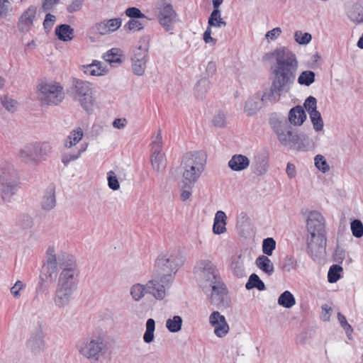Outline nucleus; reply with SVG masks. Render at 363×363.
<instances>
[{
	"instance_id": "nucleus-1",
	"label": "nucleus",
	"mask_w": 363,
	"mask_h": 363,
	"mask_svg": "<svg viewBox=\"0 0 363 363\" xmlns=\"http://www.w3.org/2000/svg\"><path fill=\"white\" fill-rule=\"evenodd\" d=\"M272 57L274 62L271 66V87L269 91L259 93L262 106L278 101L281 94L290 90L298 68L296 55L287 47L277 48Z\"/></svg>"
},
{
	"instance_id": "nucleus-2",
	"label": "nucleus",
	"mask_w": 363,
	"mask_h": 363,
	"mask_svg": "<svg viewBox=\"0 0 363 363\" xmlns=\"http://www.w3.org/2000/svg\"><path fill=\"white\" fill-rule=\"evenodd\" d=\"M57 268L60 270L57 286L76 291L79 282V269L75 257L68 253L61 252L57 256L53 247L47 250V261L42 273L46 279L52 277Z\"/></svg>"
},
{
	"instance_id": "nucleus-3",
	"label": "nucleus",
	"mask_w": 363,
	"mask_h": 363,
	"mask_svg": "<svg viewBox=\"0 0 363 363\" xmlns=\"http://www.w3.org/2000/svg\"><path fill=\"white\" fill-rule=\"evenodd\" d=\"M196 269L203 274L201 287L203 292L210 296V301L218 307L228 308L230 298L216 266L209 260L197 262Z\"/></svg>"
},
{
	"instance_id": "nucleus-4",
	"label": "nucleus",
	"mask_w": 363,
	"mask_h": 363,
	"mask_svg": "<svg viewBox=\"0 0 363 363\" xmlns=\"http://www.w3.org/2000/svg\"><path fill=\"white\" fill-rule=\"evenodd\" d=\"M269 124L281 145L298 150H305L304 136L298 135L284 116H272Z\"/></svg>"
},
{
	"instance_id": "nucleus-5",
	"label": "nucleus",
	"mask_w": 363,
	"mask_h": 363,
	"mask_svg": "<svg viewBox=\"0 0 363 363\" xmlns=\"http://www.w3.org/2000/svg\"><path fill=\"white\" fill-rule=\"evenodd\" d=\"M77 347L79 354L91 363H98L108 351L107 343L100 336L83 338L78 342Z\"/></svg>"
},
{
	"instance_id": "nucleus-6",
	"label": "nucleus",
	"mask_w": 363,
	"mask_h": 363,
	"mask_svg": "<svg viewBox=\"0 0 363 363\" xmlns=\"http://www.w3.org/2000/svg\"><path fill=\"white\" fill-rule=\"evenodd\" d=\"M67 94L74 101H78L87 112L92 110L94 99L91 84L89 82L73 79L72 84L67 89Z\"/></svg>"
},
{
	"instance_id": "nucleus-7",
	"label": "nucleus",
	"mask_w": 363,
	"mask_h": 363,
	"mask_svg": "<svg viewBox=\"0 0 363 363\" xmlns=\"http://www.w3.org/2000/svg\"><path fill=\"white\" fill-rule=\"evenodd\" d=\"M184 259L177 250L161 253L155 264V273L174 275L182 265Z\"/></svg>"
},
{
	"instance_id": "nucleus-8",
	"label": "nucleus",
	"mask_w": 363,
	"mask_h": 363,
	"mask_svg": "<svg viewBox=\"0 0 363 363\" xmlns=\"http://www.w3.org/2000/svg\"><path fill=\"white\" fill-rule=\"evenodd\" d=\"M19 184V177L13 166L9 165L2 169L0 174V194L4 203H9L16 194Z\"/></svg>"
},
{
	"instance_id": "nucleus-9",
	"label": "nucleus",
	"mask_w": 363,
	"mask_h": 363,
	"mask_svg": "<svg viewBox=\"0 0 363 363\" xmlns=\"http://www.w3.org/2000/svg\"><path fill=\"white\" fill-rule=\"evenodd\" d=\"M173 279L171 274H155L154 278L147 282V294H151L157 300H163Z\"/></svg>"
},
{
	"instance_id": "nucleus-10",
	"label": "nucleus",
	"mask_w": 363,
	"mask_h": 363,
	"mask_svg": "<svg viewBox=\"0 0 363 363\" xmlns=\"http://www.w3.org/2000/svg\"><path fill=\"white\" fill-rule=\"evenodd\" d=\"M38 90V98L42 104L57 105L64 99L63 89L57 84H40Z\"/></svg>"
},
{
	"instance_id": "nucleus-11",
	"label": "nucleus",
	"mask_w": 363,
	"mask_h": 363,
	"mask_svg": "<svg viewBox=\"0 0 363 363\" xmlns=\"http://www.w3.org/2000/svg\"><path fill=\"white\" fill-rule=\"evenodd\" d=\"M327 244L326 235H308L307 238L306 252L313 260L323 257L325 254Z\"/></svg>"
},
{
	"instance_id": "nucleus-12",
	"label": "nucleus",
	"mask_w": 363,
	"mask_h": 363,
	"mask_svg": "<svg viewBox=\"0 0 363 363\" xmlns=\"http://www.w3.org/2000/svg\"><path fill=\"white\" fill-rule=\"evenodd\" d=\"M148 60V49L147 48L139 46L133 50L131 57V69L135 75L142 76L144 74Z\"/></svg>"
},
{
	"instance_id": "nucleus-13",
	"label": "nucleus",
	"mask_w": 363,
	"mask_h": 363,
	"mask_svg": "<svg viewBox=\"0 0 363 363\" xmlns=\"http://www.w3.org/2000/svg\"><path fill=\"white\" fill-rule=\"evenodd\" d=\"M162 138L160 131L157 134L155 139L152 143L151 164L154 170L163 171L166 167V158L162 153Z\"/></svg>"
},
{
	"instance_id": "nucleus-14",
	"label": "nucleus",
	"mask_w": 363,
	"mask_h": 363,
	"mask_svg": "<svg viewBox=\"0 0 363 363\" xmlns=\"http://www.w3.org/2000/svg\"><path fill=\"white\" fill-rule=\"evenodd\" d=\"M307 230L309 235H326L325 218L318 211L310 212L307 220Z\"/></svg>"
},
{
	"instance_id": "nucleus-15",
	"label": "nucleus",
	"mask_w": 363,
	"mask_h": 363,
	"mask_svg": "<svg viewBox=\"0 0 363 363\" xmlns=\"http://www.w3.org/2000/svg\"><path fill=\"white\" fill-rule=\"evenodd\" d=\"M45 335L41 325L32 333L28 339L26 347L33 354H39L45 347Z\"/></svg>"
},
{
	"instance_id": "nucleus-16",
	"label": "nucleus",
	"mask_w": 363,
	"mask_h": 363,
	"mask_svg": "<svg viewBox=\"0 0 363 363\" xmlns=\"http://www.w3.org/2000/svg\"><path fill=\"white\" fill-rule=\"evenodd\" d=\"M209 323L214 328V334L218 337H225L229 332L230 328L224 315L218 311H213L209 316Z\"/></svg>"
},
{
	"instance_id": "nucleus-17",
	"label": "nucleus",
	"mask_w": 363,
	"mask_h": 363,
	"mask_svg": "<svg viewBox=\"0 0 363 363\" xmlns=\"http://www.w3.org/2000/svg\"><path fill=\"white\" fill-rule=\"evenodd\" d=\"M181 167L183 169L182 181L183 188L191 189L204 169L189 165H181Z\"/></svg>"
},
{
	"instance_id": "nucleus-18",
	"label": "nucleus",
	"mask_w": 363,
	"mask_h": 363,
	"mask_svg": "<svg viewBox=\"0 0 363 363\" xmlns=\"http://www.w3.org/2000/svg\"><path fill=\"white\" fill-rule=\"evenodd\" d=\"M206 162V155L202 151L186 152L184 155L181 165H189L204 169Z\"/></svg>"
},
{
	"instance_id": "nucleus-19",
	"label": "nucleus",
	"mask_w": 363,
	"mask_h": 363,
	"mask_svg": "<svg viewBox=\"0 0 363 363\" xmlns=\"http://www.w3.org/2000/svg\"><path fill=\"white\" fill-rule=\"evenodd\" d=\"M245 259V256L241 254L233 255L230 258L229 269L233 275L238 279L247 276Z\"/></svg>"
},
{
	"instance_id": "nucleus-20",
	"label": "nucleus",
	"mask_w": 363,
	"mask_h": 363,
	"mask_svg": "<svg viewBox=\"0 0 363 363\" xmlns=\"http://www.w3.org/2000/svg\"><path fill=\"white\" fill-rule=\"evenodd\" d=\"M75 291L60 286H56L53 302L57 308H62L69 306Z\"/></svg>"
},
{
	"instance_id": "nucleus-21",
	"label": "nucleus",
	"mask_w": 363,
	"mask_h": 363,
	"mask_svg": "<svg viewBox=\"0 0 363 363\" xmlns=\"http://www.w3.org/2000/svg\"><path fill=\"white\" fill-rule=\"evenodd\" d=\"M20 160L28 164H36L39 161V156L35 143H30L22 147L19 152Z\"/></svg>"
},
{
	"instance_id": "nucleus-22",
	"label": "nucleus",
	"mask_w": 363,
	"mask_h": 363,
	"mask_svg": "<svg viewBox=\"0 0 363 363\" xmlns=\"http://www.w3.org/2000/svg\"><path fill=\"white\" fill-rule=\"evenodd\" d=\"M176 17V13L171 4H167L159 11L157 18L167 31L172 29L171 25Z\"/></svg>"
},
{
	"instance_id": "nucleus-23",
	"label": "nucleus",
	"mask_w": 363,
	"mask_h": 363,
	"mask_svg": "<svg viewBox=\"0 0 363 363\" xmlns=\"http://www.w3.org/2000/svg\"><path fill=\"white\" fill-rule=\"evenodd\" d=\"M250 162V160L245 155L236 154L228 161V165L232 170L240 172L248 168Z\"/></svg>"
},
{
	"instance_id": "nucleus-24",
	"label": "nucleus",
	"mask_w": 363,
	"mask_h": 363,
	"mask_svg": "<svg viewBox=\"0 0 363 363\" xmlns=\"http://www.w3.org/2000/svg\"><path fill=\"white\" fill-rule=\"evenodd\" d=\"M36 10L33 7H29L25 11L18 21V28L22 31L28 30L33 26V19L35 18Z\"/></svg>"
},
{
	"instance_id": "nucleus-25",
	"label": "nucleus",
	"mask_w": 363,
	"mask_h": 363,
	"mask_svg": "<svg viewBox=\"0 0 363 363\" xmlns=\"http://www.w3.org/2000/svg\"><path fill=\"white\" fill-rule=\"evenodd\" d=\"M41 208L43 210L49 211L56 206L55 190L53 186H50L45 191L42 200Z\"/></svg>"
},
{
	"instance_id": "nucleus-26",
	"label": "nucleus",
	"mask_w": 363,
	"mask_h": 363,
	"mask_svg": "<svg viewBox=\"0 0 363 363\" xmlns=\"http://www.w3.org/2000/svg\"><path fill=\"white\" fill-rule=\"evenodd\" d=\"M260 94L257 93L254 96L247 99L244 106V112L248 116L255 114L262 106L260 101Z\"/></svg>"
},
{
	"instance_id": "nucleus-27",
	"label": "nucleus",
	"mask_w": 363,
	"mask_h": 363,
	"mask_svg": "<svg viewBox=\"0 0 363 363\" xmlns=\"http://www.w3.org/2000/svg\"><path fill=\"white\" fill-rule=\"evenodd\" d=\"M306 118V115L300 106L292 108L289 113V123L294 125H301Z\"/></svg>"
},
{
	"instance_id": "nucleus-28",
	"label": "nucleus",
	"mask_w": 363,
	"mask_h": 363,
	"mask_svg": "<svg viewBox=\"0 0 363 363\" xmlns=\"http://www.w3.org/2000/svg\"><path fill=\"white\" fill-rule=\"evenodd\" d=\"M226 218L225 212L218 211L216 212L213 220V232L216 235L224 233L226 231Z\"/></svg>"
},
{
	"instance_id": "nucleus-29",
	"label": "nucleus",
	"mask_w": 363,
	"mask_h": 363,
	"mask_svg": "<svg viewBox=\"0 0 363 363\" xmlns=\"http://www.w3.org/2000/svg\"><path fill=\"white\" fill-rule=\"evenodd\" d=\"M55 34L60 40L69 41L74 37V29L68 24H61L56 27Z\"/></svg>"
},
{
	"instance_id": "nucleus-30",
	"label": "nucleus",
	"mask_w": 363,
	"mask_h": 363,
	"mask_svg": "<svg viewBox=\"0 0 363 363\" xmlns=\"http://www.w3.org/2000/svg\"><path fill=\"white\" fill-rule=\"evenodd\" d=\"M257 267L268 275H272L274 272L272 262L266 255H259L255 260Z\"/></svg>"
},
{
	"instance_id": "nucleus-31",
	"label": "nucleus",
	"mask_w": 363,
	"mask_h": 363,
	"mask_svg": "<svg viewBox=\"0 0 363 363\" xmlns=\"http://www.w3.org/2000/svg\"><path fill=\"white\" fill-rule=\"evenodd\" d=\"M86 148L87 144H82L80 147L77 148V150L73 152H64L62 155V162L65 167L68 166L71 162L75 161L79 158L81 155L86 151Z\"/></svg>"
},
{
	"instance_id": "nucleus-32",
	"label": "nucleus",
	"mask_w": 363,
	"mask_h": 363,
	"mask_svg": "<svg viewBox=\"0 0 363 363\" xmlns=\"http://www.w3.org/2000/svg\"><path fill=\"white\" fill-rule=\"evenodd\" d=\"M84 72L91 76H101L106 74L107 69L102 66L101 62L94 60L91 64L84 66Z\"/></svg>"
},
{
	"instance_id": "nucleus-33",
	"label": "nucleus",
	"mask_w": 363,
	"mask_h": 363,
	"mask_svg": "<svg viewBox=\"0 0 363 363\" xmlns=\"http://www.w3.org/2000/svg\"><path fill=\"white\" fill-rule=\"evenodd\" d=\"M348 18L354 23H363V6L359 4H354L349 10Z\"/></svg>"
},
{
	"instance_id": "nucleus-34",
	"label": "nucleus",
	"mask_w": 363,
	"mask_h": 363,
	"mask_svg": "<svg viewBox=\"0 0 363 363\" xmlns=\"http://www.w3.org/2000/svg\"><path fill=\"white\" fill-rule=\"evenodd\" d=\"M211 87V82L206 77L199 80L194 87L196 96L203 99Z\"/></svg>"
},
{
	"instance_id": "nucleus-35",
	"label": "nucleus",
	"mask_w": 363,
	"mask_h": 363,
	"mask_svg": "<svg viewBox=\"0 0 363 363\" xmlns=\"http://www.w3.org/2000/svg\"><path fill=\"white\" fill-rule=\"evenodd\" d=\"M82 137L83 131L81 128L72 130L65 140V147L70 149L76 145L82 140Z\"/></svg>"
},
{
	"instance_id": "nucleus-36",
	"label": "nucleus",
	"mask_w": 363,
	"mask_h": 363,
	"mask_svg": "<svg viewBox=\"0 0 363 363\" xmlns=\"http://www.w3.org/2000/svg\"><path fill=\"white\" fill-rule=\"evenodd\" d=\"M277 302L279 306L290 308L296 304V299L289 291H285L279 296Z\"/></svg>"
},
{
	"instance_id": "nucleus-37",
	"label": "nucleus",
	"mask_w": 363,
	"mask_h": 363,
	"mask_svg": "<svg viewBox=\"0 0 363 363\" xmlns=\"http://www.w3.org/2000/svg\"><path fill=\"white\" fill-rule=\"evenodd\" d=\"M245 288L247 290L252 289L254 288L259 291H264L265 289L264 283L259 279V276L256 274H252L247 282L245 284Z\"/></svg>"
},
{
	"instance_id": "nucleus-38",
	"label": "nucleus",
	"mask_w": 363,
	"mask_h": 363,
	"mask_svg": "<svg viewBox=\"0 0 363 363\" xmlns=\"http://www.w3.org/2000/svg\"><path fill=\"white\" fill-rule=\"evenodd\" d=\"M208 24L209 27H217L222 28L226 26V22L223 21V19L220 16V10H213L211 13Z\"/></svg>"
},
{
	"instance_id": "nucleus-39",
	"label": "nucleus",
	"mask_w": 363,
	"mask_h": 363,
	"mask_svg": "<svg viewBox=\"0 0 363 363\" xmlns=\"http://www.w3.org/2000/svg\"><path fill=\"white\" fill-rule=\"evenodd\" d=\"M146 330L143 335V340L145 343H150L154 340V332L155 330V321L149 318L146 321Z\"/></svg>"
},
{
	"instance_id": "nucleus-40",
	"label": "nucleus",
	"mask_w": 363,
	"mask_h": 363,
	"mask_svg": "<svg viewBox=\"0 0 363 363\" xmlns=\"http://www.w3.org/2000/svg\"><path fill=\"white\" fill-rule=\"evenodd\" d=\"M182 318L179 315H174L172 318H169L166 321V327L171 333H177L181 330L182 325Z\"/></svg>"
},
{
	"instance_id": "nucleus-41",
	"label": "nucleus",
	"mask_w": 363,
	"mask_h": 363,
	"mask_svg": "<svg viewBox=\"0 0 363 363\" xmlns=\"http://www.w3.org/2000/svg\"><path fill=\"white\" fill-rule=\"evenodd\" d=\"M118 48H112L107 51L103 56L104 60L111 65L114 63H121V54Z\"/></svg>"
},
{
	"instance_id": "nucleus-42",
	"label": "nucleus",
	"mask_w": 363,
	"mask_h": 363,
	"mask_svg": "<svg viewBox=\"0 0 363 363\" xmlns=\"http://www.w3.org/2000/svg\"><path fill=\"white\" fill-rule=\"evenodd\" d=\"M315 74L313 71H303L300 74L298 78V83L301 85L308 86L315 82Z\"/></svg>"
},
{
	"instance_id": "nucleus-43",
	"label": "nucleus",
	"mask_w": 363,
	"mask_h": 363,
	"mask_svg": "<svg viewBox=\"0 0 363 363\" xmlns=\"http://www.w3.org/2000/svg\"><path fill=\"white\" fill-rule=\"evenodd\" d=\"M147 293V284L143 285L140 284H134L130 289V295L135 301H140Z\"/></svg>"
},
{
	"instance_id": "nucleus-44",
	"label": "nucleus",
	"mask_w": 363,
	"mask_h": 363,
	"mask_svg": "<svg viewBox=\"0 0 363 363\" xmlns=\"http://www.w3.org/2000/svg\"><path fill=\"white\" fill-rule=\"evenodd\" d=\"M342 271V267L337 264L332 265L328 272V281L333 284L337 282L341 277L340 272Z\"/></svg>"
},
{
	"instance_id": "nucleus-45",
	"label": "nucleus",
	"mask_w": 363,
	"mask_h": 363,
	"mask_svg": "<svg viewBox=\"0 0 363 363\" xmlns=\"http://www.w3.org/2000/svg\"><path fill=\"white\" fill-rule=\"evenodd\" d=\"M1 104L2 106L9 112H14L17 110L18 103L6 95H4L1 97Z\"/></svg>"
},
{
	"instance_id": "nucleus-46",
	"label": "nucleus",
	"mask_w": 363,
	"mask_h": 363,
	"mask_svg": "<svg viewBox=\"0 0 363 363\" xmlns=\"http://www.w3.org/2000/svg\"><path fill=\"white\" fill-rule=\"evenodd\" d=\"M276 248V241L272 238L264 239L262 242V252L267 256H271Z\"/></svg>"
},
{
	"instance_id": "nucleus-47",
	"label": "nucleus",
	"mask_w": 363,
	"mask_h": 363,
	"mask_svg": "<svg viewBox=\"0 0 363 363\" xmlns=\"http://www.w3.org/2000/svg\"><path fill=\"white\" fill-rule=\"evenodd\" d=\"M314 162L315 167L323 173H326L330 170V166L322 155H317L314 158Z\"/></svg>"
},
{
	"instance_id": "nucleus-48",
	"label": "nucleus",
	"mask_w": 363,
	"mask_h": 363,
	"mask_svg": "<svg viewBox=\"0 0 363 363\" xmlns=\"http://www.w3.org/2000/svg\"><path fill=\"white\" fill-rule=\"evenodd\" d=\"M106 26L108 33L116 31L122 24V19L121 18H114L111 19L104 20Z\"/></svg>"
},
{
	"instance_id": "nucleus-49",
	"label": "nucleus",
	"mask_w": 363,
	"mask_h": 363,
	"mask_svg": "<svg viewBox=\"0 0 363 363\" xmlns=\"http://www.w3.org/2000/svg\"><path fill=\"white\" fill-rule=\"evenodd\" d=\"M294 40L299 45H307L308 44L312 36L309 33H303L301 30H296L294 33Z\"/></svg>"
},
{
	"instance_id": "nucleus-50",
	"label": "nucleus",
	"mask_w": 363,
	"mask_h": 363,
	"mask_svg": "<svg viewBox=\"0 0 363 363\" xmlns=\"http://www.w3.org/2000/svg\"><path fill=\"white\" fill-rule=\"evenodd\" d=\"M310 118L315 131L318 132L323 128V121L319 111L310 114Z\"/></svg>"
},
{
	"instance_id": "nucleus-51",
	"label": "nucleus",
	"mask_w": 363,
	"mask_h": 363,
	"mask_svg": "<svg viewBox=\"0 0 363 363\" xmlns=\"http://www.w3.org/2000/svg\"><path fill=\"white\" fill-rule=\"evenodd\" d=\"M139 18L130 19L124 26V28L127 30H140L143 29L144 22L138 20Z\"/></svg>"
},
{
	"instance_id": "nucleus-52",
	"label": "nucleus",
	"mask_w": 363,
	"mask_h": 363,
	"mask_svg": "<svg viewBox=\"0 0 363 363\" xmlns=\"http://www.w3.org/2000/svg\"><path fill=\"white\" fill-rule=\"evenodd\" d=\"M337 319L340 322V325L345 330L349 339H351V335L353 332L352 326L347 323L346 318L341 313H337Z\"/></svg>"
},
{
	"instance_id": "nucleus-53",
	"label": "nucleus",
	"mask_w": 363,
	"mask_h": 363,
	"mask_svg": "<svg viewBox=\"0 0 363 363\" xmlns=\"http://www.w3.org/2000/svg\"><path fill=\"white\" fill-rule=\"evenodd\" d=\"M351 230L352 235L357 238L363 235V224L359 220H354L351 223Z\"/></svg>"
},
{
	"instance_id": "nucleus-54",
	"label": "nucleus",
	"mask_w": 363,
	"mask_h": 363,
	"mask_svg": "<svg viewBox=\"0 0 363 363\" xmlns=\"http://www.w3.org/2000/svg\"><path fill=\"white\" fill-rule=\"evenodd\" d=\"M125 15L131 19L135 18H144L146 19V16L137 7H129L125 11Z\"/></svg>"
},
{
	"instance_id": "nucleus-55",
	"label": "nucleus",
	"mask_w": 363,
	"mask_h": 363,
	"mask_svg": "<svg viewBox=\"0 0 363 363\" xmlns=\"http://www.w3.org/2000/svg\"><path fill=\"white\" fill-rule=\"evenodd\" d=\"M304 108L308 112L309 115L315 113L317 111V100L314 96H308L304 102Z\"/></svg>"
},
{
	"instance_id": "nucleus-56",
	"label": "nucleus",
	"mask_w": 363,
	"mask_h": 363,
	"mask_svg": "<svg viewBox=\"0 0 363 363\" xmlns=\"http://www.w3.org/2000/svg\"><path fill=\"white\" fill-rule=\"evenodd\" d=\"M107 180H108V187L113 190L116 191L120 188V184L118 180V178L113 171H109L107 173Z\"/></svg>"
},
{
	"instance_id": "nucleus-57",
	"label": "nucleus",
	"mask_w": 363,
	"mask_h": 363,
	"mask_svg": "<svg viewBox=\"0 0 363 363\" xmlns=\"http://www.w3.org/2000/svg\"><path fill=\"white\" fill-rule=\"evenodd\" d=\"M35 147L37 148V152L39 156V161L41 160V158L48 155L51 151V146L48 143H35Z\"/></svg>"
},
{
	"instance_id": "nucleus-58",
	"label": "nucleus",
	"mask_w": 363,
	"mask_h": 363,
	"mask_svg": "<svg viewBox=\"0 0 363 363\" xmlns=\"http://www.w3.org/2000/svg\"><path fill=\"white\" fill-rule=\"evenodd\" d=\"M18 224L23 228H29L33 224V218L28 214H21L18 218Z\"/></svg>"
},
{
	"instance_id": "nucleus-59",
	"label": "nucleus",
	"mask_w": 363,
	"mask_h": 363,
	"mask_svg": "<svg viewBox=\"0 0 363 363\" xmlns=\"http://www.w3.org/2000/svg\"><path fill=\"white\" fill-rule=\"evenodd\" d=\"M281 268L283 271L290 272L294 268V261L292 257L286 256L281 262Z\"/></svg>"
},
{
	"instance_id": "nucleus-60",
	"label": "nucleus",
	"mask_w": 363,
	"mask_h": 363,
	"mask_svg": "<svg viewBox=\"0 0 363 363\" xmlns=\"http://www.w3.org/2000/svg\"><path fill=\"white\" fill-rule=\"evenodd\" d=\"M92 30L95 33L99 34L100 35H105L109 34L107 30L105 22L104 21L95 23L94 26L92 27Z\"/></svg>"
},
{
	"instance_id": "nucleus-61",
	"label": "nucleus",
	"mask_w": 363,
	"mask_h": 363,
	"mask_svg": "<svg viewBox=\"0 0 363 363\" xmlns=\"http://www.w3.org/2000/svg\"><path fill=\"white\" fill-rule=\"evenodd\" d=\"M212 123L214 126L218 127V128H223L225 125V116L223 113L219 112L218 114H216L213 120Z\"/></svg>"
},
{
	"instance_id": "nucleus-62",
	"label": "nucleus",
	"mask_w": 363,
	"mask_h": 363,
	"mask_svg": "<svg viewBox=\"0 0 363 363\" xmlns=\"http://www.w3.org/2000/svg\"><path fill=\"white\" fill-rule=\"evenodd\" d=\"M11 7L9 0H0V16L5 18L8 16Z\"/></svg>"
},
{
	"instance_id": "nucleus-63",
	"label": "nucleus",
	"mask_w": 363,
	"mask_h": 363,
	"mask_svg": "<svg viewBox=\"0 0 363 363\" xmlns=\"http://www.w3.org/2000/svg\"><path fill=\"white\" fill-rule=\"evenodd\" d=\"M84 0H72L71 4L67 6V10L69 13H74L79 11L84 3Z\"/></svg>"
},
{
	"instance_id": "nucleus-64",
	"label": "nucleus",
	"mask_w": 363,
	"mask_h": 363,
	"mask_svg": "<svg viewBox=\"0 0 363 363\" xmlns=\"http://www.w3.org/2000/svg\"><path fill=\"white\" fill-rule=\"evenodd\" d=\"M281 33V29L279 27L274 28L267 32L265 38L267 40H275Z\"/></svg>"
}]
</instances>
